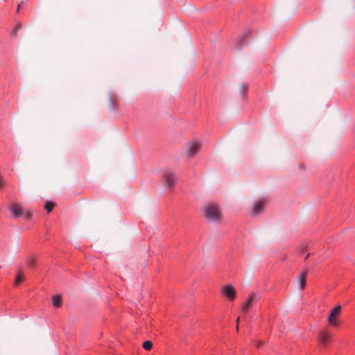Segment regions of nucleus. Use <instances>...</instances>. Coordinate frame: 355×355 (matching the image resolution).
Listing matches in <instances>:
<instances>
[{
  "mask_svg": "<svg viewBox=\"0 0 355 355\" xmlns=\"http://www.w3.org/2000/svg\"><path fill=\"white\" fill-rule=\"evenodd\" d=\"M204 215L209 220L211 221L218 220L221 216L220 209L214 204H210L205 207Z\"/></svg>",
  "mask_w": 355,
  "mask_h": 355,
  "instance_id": "1",
  "label": "nucleus"
},
{
  "mask_svg": "<svg viewBox=\"0 0 355 355\" xmlns=\"http://www.w3.org/2000/svg\"><path fill=\"white\" fill-rule=\"evenodd\" d=\"M341 311V305H336L329 312L327 322L329 325L337 327L339 325L338 317Z\"/></svg>",
  "mask_w": 355,
  "mask_h": 355,
  "instance_id": "2",
  "label": "nucleus"
},
{
  "mask_svg": "<svg viewBox=\"0 0 355 355\" xmlns=\"http://www.w3.org/2000/svg\"><path fill=\"white\" fill-rule=\"evenodd\" d=\"M221 292L223 295L230 301H233L236 297V292L232 285L227 284L223 286L221 288Z\"/></svg>",
  "mask_w": 355,
  "mask_h": 355,
  "instance_id": "3",
  "label": "nucleus"
},
{
  "mask_svg": "<svg viewBox=\"0 0 355 355\" xmlns=\"http://www.w3.org/2000/svg\"><path fill=\"white\" fill-rule=\"evenodd\" d=\"M332 334L327 330H321L318 333V339L320 345H327L331 340Z\"/></svg>",
  "mask_w": 355,
  "mask_h": 355,
  "instance_id": "4",
  "label": "nucleus"
},
{
  "mask_svg": "<svg viewBox=\"0 0 355 355\" xmlns=\"http://www.w3.org/2000/svg\"><path fill=\"white\" fill-rule=\"evenodd\" d=\"M201 144L198 141H190L187 145V155L189 157L194 156L200 150Z\"/></svg>",
  "mask_w": 355,
  "mask_h": 355,
  "instance_id": "5",
  "label": "nucleus"
},
{
  "mask_svg": "<svg viewBox=\"0 0 355 355\" xmlns=\"http://www.w3.org/2000/svg\"><path fill=\"white\" fill-rule=\"evenodd\" d=\"M257 294L252 293L249 295L246 301L243 304L241 310L243 313H247L250 307H252L253 303L257 301Z\"/></svg>",
  "mask_w": 355,
  "mask_h": 355,
  "instance_id": "6",
  "label": "nucleus"
},
{
  "mask_svg": "<svg viewBox=\"0 0 355 355\" xmlns=\"http://www.w3.org/2000/svg\"><path fill=\"white\" fill-rule=\"evenodd\" d=\"M9 210L15 218H19L23 214V210L21 207L17 203L12 204L10 207Z\"/></svg>",
  "mask_w": 355,
  "mask_h": 355,
  "instance_id": "7",
  "label": "nucleus"
},
{
  "mask_svg": "<svg viewBox=\"0 0 355 355\" xmlns=\"http://www.w3.org/2000/svg\"><path fill=\"white\" fill-rule=\"evenodd\" d=\"M306 277H307V272H302L300 274L297 278L299 287L300 290H303L306 284Z\"/></svg>",
  "mask_w": 355,
  "mask_h": 355,
  "instance_id": "8",
  "label": "nucleus"
},
{
  "mask_svg": "<svg viewBox=\"0 0 355 355\" xmlns=\"http://www.w3.org/2000/svg\"><path fill=\"white\" fill-rule=\"evenodd\" d=\"M164 178L170 187L173 186L175 178L171 171H166L164 175Z\"/></svg>",
  "mask_w": 355,
  "mask_h": 355,
  "instance_id": "9",
  "label": "nucleus"
},
{
  "mask_svg": "<svg viewBox=\"0 0 355 355\" xmlns=\"http://www.w3.org/2000/svg\"><path fill=\"white\" fill-rule=\"evenodd\" d=\"M263 208V203L261 201H257L254 205L252 210V214L257 215L259 214Z\"/></svg>",
  "mask_w": 355,
  "mask_h": 355,
  "instance_id": "10",
  "label": "nucleus"
},
{
  "mask_svg": "<svg viewBox=\"0 0 355 355\" xmlns=\"http://www.w3.org/2000/svg\"><path fill=\"white\" fill-rule=\"evenodd\" d=\"M37 257L35 255H31L26 260V265L29 268H33L35 265Z\"/></svg>",
  "mask_w": 355,
  "mask_h": 355,
  "instance_id": "11",
  "label": "nucleus"
},
{
  "mask_svg": "<svg viewBox=\"0 0 355 355\" xmlns=\"http://www.w3.org/2000/svg\"><path fill=\"white\" fill-rule=\"evenodd\" d=\"M25 279V277H24V274L22 271H19L16 277H15V286H18L20 283H21Z\"/></svg>",
  "mask_w": 355,
  "mask_h": 355,
  "instance_id": "12",
  "label": "nucleus"
},
{
  "mask_svg": "<svg viewBox=\"0 0 355 355\" xmlns=\"http://www.w3.org/2000/svg\"><path fill=\"white\" fill-rule=\"evenodd\" d=\"M52 304L55 307H59L62 304V299L60 295H56L52 298Z\"/></svg>",
  "mask_w": 355,
  "mask_h": 355,
  "instance_id": "13",
  "label": "nucleus"
},
{
  "mask_svg": "<svg viewBox=\"0 0 355 355\" xmlns=\"http://www.w3.org/2000/svg\"><path fill=\"white\" fill-rule=\"evenodd\" d=\"M45 209L48 213L51 212L54 207L53 202L49 201L45 204Z\"/></svg>",
  "mask_w": 355,
  "mask_h": 355,
  "instance_id": "14",
  "label": "nucleus"
},
{
  "mask_svg": "<svg viewBox=\"0 0 355 355\" xmlns=\"http://www.w3.org/2000/svg\"><path fill=\"white\" fill-rule=\"evenodd\" d=\"M152 347H153V343H152V342H150L149 340L144 341L143 343V347L146 350L151 349Z\"/></svg>",
  "mask_w": 355,
  "mask_h": 355,
  "instance_id": "15",
  "label": "nucleus"
},
{
  "mask_svg": "<svg viewBox=\"0 0 355 355\" xmlns=\"http://www.w3.org/2000/svg\"><path fill=\"white\" fill-rule=\"evenodd\" d=\"M4 186V182L2 177L0 175V189Z\"/></svg>",
  "mask_w": 355,
  "mask_h": 355,
  "instance_id": "16",
  "label": "nucleus"
},
{
  "mask_svg": "<svg viewBox=\"0 0 355 355\" xmlns=\"http://www.w3.org/2000/svg\"><path fill=\"white\" fill-rule=\"evenodd\" d=\"M17 29H18V28H17L14 31V34H15V33H16V32L17 31Z\"/></svg>",
  "mask_w": 355,
  "mask_h": 355,
  "instance_id": "17",
  "label": "nucleus"
},
{
  "mask_svg": "<svg viewBox=\"0 0 355 355\" xmlns=\"http://www.w3.org/2000/svg\"><path fill=\"white\" fill-rule=\"evenodd\" d=\"M26 217V219H28L30 217V215L27 214Z\"/></svg>",
  "mask_w": 355,
  "mask_h": 355,
  "instance_id": "18",
  "label": "nucleus"
}]
</instances>
